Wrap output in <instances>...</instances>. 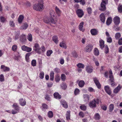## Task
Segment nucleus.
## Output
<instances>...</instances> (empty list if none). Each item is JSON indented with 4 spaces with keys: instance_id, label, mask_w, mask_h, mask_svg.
I'll return each instance as SVG.
<instances>
[{
    "instance_id": "33",
    "label": "nucleus",
    "mask_w": 122,
    "mask_h": 122,
    "mask_svg": "<svg viewBox=\"0 0 122 122\" xmlns=\"http://www.w3.org/2000/svg\"><path fill=\"white\" fill-rule=\"evenodd\" d=\"M20 34V32L19 31H17L15 33V40L18 39L19 37V35Z\"/></svg>"
},
{
    "instance_id": "7",
    "label": "nucleus",
    "mask_w": 122,
    "mask_h": 122,
    "mask_svg": "<svg viewBox=\"0 0 122 122\" xmlns=\"http://www.w3.org/2000/svg\"><path fill=\"white\" fill-rule=\"evenodd\" d=\"M40 49V48L39 44L37 43L35 44L33 47V50L37 53L40 54L41 52L39 51Z\"/></svg>"
},
{
    "instance_id": "51",
    "label": "nucleus",
    "mask_w": 122,
    "mask_h": 122,
    "mask_svg": "<svg viewBox=\"0 0 122 122\" xmlns=\"http://www.w3.org/2000/svg\"><path fill=\"white\" fill-rule=\"evenodd\" d=\"M17 49V46L16 45H13L12 47V50L14 51H16Z\"/></svg>"
},
{
    "instance_id": "4",
    "label": "nucleus",
    "mask_w": 122,
    "mask_h": 122,
    "mask_svg": "<svg viewBox=\"0 0 122 122\" xmlns=\"http://www.w3.org/2000/svg\"><path fill=\"white\" fill-rule=\"evenodd\" d=\"M99 100L98 99H97L96 101L95 99H94L92 101L90 102L89 105L91 108L95 107H96L97 103H99Z\"/></svg>"
},
{
    "instance_id": "34",
    "label": "nucleus",
    "mask_w": 122,
    "mask_h": 122,
    "mask_svg": "<svg viewBox=\"0 0 122 122\" xmlns=\"http://www.w3.org/2000/svg\"><path fill=\"white\" fill-rule=\"evenodd\" d=\"M54 73L53 71L51 72L50 75V79L51 81H53L54 80Z\"/></svg>"
},
{
    "instance_id": "39",
    "label": "nucleus",
    "mask_w": 122,
    "mask_h": 122,
    "mask_svg": "<svg viewBox=\"0 0 122 122\" xmlns=\"http://www.w3.org/2000/svg\"><path fill=\"white\" fill-rule=\"evenodd\" d=\"M112 21V19L111 18L109 17L107 19L106 21V24L107 25H110Z\"/></svg>"
},
{
    "instance_id": "45",
    "label": "nucleus",
    "mask_w": 122,
    "mask_h": 122,
    "mask_svg": "<svg viewBox=\"0 0 122 122\" xmlns=\"http://www.w3.org/2000/svg\"><path fill=\"white\" fill-rule=\"evenodd\" d=\"M24 17L22 15H20L18 19V22L19 23H21L22 20L23 19Z\"/></svg>"
},
{
    "instance_id": "9",
    "label": "nucleus",
    "mask_w": 122,
    "mask_h": 122,
    "mask_svg": "<svg viewBox=\"0 0 122 122\" xmlns=\"http://www.w3.org/2000/svg\"><path fill=\"white\" fill-rule=\"evenodd\" d=\"M76 12L78 17L80 18L82 17L84 15L83 11L80 9H77Z\"/></svg>"
},
{
    "instance_id": "17",
    "label": "nucleus",
    "mask_w": 122,
    "mask_h": 122,
    "mask_svg": "<svg viewBox=\"0 0 122 122\" xmlns=\"http://www.w3.org/2000/svg\"><path fill=\"white\" fill-rule=\"evenodd\" d=\"M1 69L5 72L9 71L10 69L9 67L3 65L1 66Z\"/></svg>"
},
{
    "instance_id": "35",
    "label": "nucleus",
    "mask_w": 122,
    "mask_h": 122,
    "mask_svg": "<svg viewBox=\"0 0 122 122\" xmlns=\"http://www.w3.org/2000/svg\"><path fill=\"white\" fill-rule=\"evenodd\" d=\"M9 25L10 26L12 27H15V25L14 22L12 20H10L9 22Z\"/></svg>"
},
{
    "instance_id": "12",
    "label": "nucleus",
    "mask_w": 122,
    "mask_h": 122,
    "mask_svg": "<svg viewBox=\"0 0 122 122\" xmlns=\"http://www.w3.org/2000/svg\"><path fill=\"white\" fill-rule=\"evenodd\" d=\"M86 70L87 72L89 73L92 72L93 71V67L91 66H87L86 67Z\"/></svg>"
},
{
    "instance_id": "32",
    "label": "nucleus",
    "mask_w": 122,
    "mask_h": 122,
    "mask_svg": "<svg viewBox=\"0 0 122 122\" xmlns=\"http://www.w3.org/2000/svg\"><path fill=\"white\" fill-rule=\"evenodd\" d=\"M53 41L56 44H57L58 42V37L56 36H54L52 37Z\"/></svg>"
},
{
    "instance_id": "50",
    "label": "nucleus",
    "mask_w": 122,
    "mask_h": 122,
    "mask_svg": "<svg viewBox=\"0 0 122 122\" xmlns=\"http://www.w3.org/2000/svg\"><path fill=\"white\" fill-rule=\"evenodd\" d=\"M31 64L33 66H35L36 65V61L35 60H33L31 61Z\"/></svg>"
},
{
    "instance_id": "8",
    "label": "nucleus",
    "mask_w": 122,
    "mask_h": 122,
    "mask_svg": "<svg viewBox=\"0 0 122 122\" xmlns=\"http://www.w3.org/2000/svg\"><path fill=\"white\" fill-rule=\"evenodd\" d=\"M22 50L27 52H30L32 51V49L30 47H29L25 45H23L21 47Z\"/></svg>"
},
{
    "instance_id": "54",
    "label": "nucleus",
    "mask_w": 122,
    "mask_h": 122,
    "mask_svg": "<svg viewBox=\"0 0 122 122\" xmlns=\"http://www.w3.org/2000/svg\"><path fill=\"white\" fill-rule=\"evenodd\" d=\"M80 91L78 88L76 89L74 91V94L75 95H77L79 94Z\"/></svg>"
},
{
    "instance_id": "29",
    "label": "nucleus",
    "mask_w": 122,
    "mask_h": 122,
    "mask_svg": "<svg viewBox=\"0 0 122 122\" xmlns=\"http://www.w3.org/2000/svg\"><path fill=\"white\" fill-rule=\"evenodd\" d=\"M62 105L63 107L65 108H67L68 107V105L66 102L65 101L63 100L61 102Z\"/></svg>"
},
{
    "instance_id": "57",
    "label": "nucleus",
    "mask_w": 122,
    "mask_h": 122,
    "mask_svg": "<svg viewBox=\"0 0 122 122\" xmlns=\"http://www.w3.org/2000/svg\"><path fill=\"white\" fill-rule=\"evenodd\" d=\"M109 51V48L107 46H106L105 49V53H107Z\"/></svg>"
},
{
    "instance_id": "47",
    "label": "nucleus",
    "mask_w": 122,
    "mask_h": 122,
    "mask_svg": "<svg viewBox=\"0 0 122 122\" xmlns=\"http://www.w3.org/2000/svg\"><path fill=\"white\" fill-rule=\"evenodd\" d=\"M77 66L79 68H83L84 67V65L81 63H79L77 65Z\"/></svg>"
},
{
    "instance_id": "40",
    "label": "nucleus",
    "mask_w": 122,
    "mask_h": 122,
    "mask_svg": "<svg viewBox=\"0 0 122 122\" xmlns=\"http://www.w3.org/2000/svg\"><path fill=\"white\" fill-rule=\"evenodd\" d=\"M53 51L51 50L47 51L46 53V55L47 56H51V54L52 53Z\"/></svg>"
},
{
    "instance_id": "53",
    "label": "nucleus",
    "mask_w": 122,
    "mask_h": 122,
    "mask_svg": "<svg viewBox=\"0 0 122 122\" xmlns=\"http://www.w3.org/2000/svg\"><path fill=\"white\" fill-rule=\"evenodd\" d=\"M80 109L83 110H85L86 108V106L84 105H82L80 106Z\"/></svg>"
},
{
    "instance_id": "18",
    "label": "nucleus",
    "mask_w": 122,
    "mask_h": 122,
    "mask_svg": "<svg viewBox=\"0 0 122 122\" xmlns=\"http://www.w3.org/2000/svg\"><path fill=\"white\" fill-rule=\"evenodd\" d=\"M105 89L106 92L109 95H110L111 93L110 88L108 86H106L104 87Z\"/></svg>"
},
{
    "instance_id": "63",
    "label": "nucleus",
    "mask_w": 122,
    "mask_h": 122,
    "mask_svg": "<svg viewBox=\"0 0 122 122\" xmlns=\"http://www.w3.org/2000/svg\"><path fill=\"white\" fill-rule=\"evenodd\" d=\"M88 90L91 92H95L94 89L91 87H89L88 88Z\"/></svg>"
},
{
    "instance_id": "38",
    "label": "nucleus",
    "mask_w": 122,
    "mask_h": 122,
    "mask_svg": "<svg viewBox=\"0 0 122 122\" xmlns=\"http://www.w3.org/2000/svg\"><path fill=\"white\" fill-rule=\"evenodd\" d=\"M27 39L29 41H32V38L31 34L29 33L28 34L27 36Z\"/></svg>"
},
{
    "instance_id": "43",
    "label": "nucleus",
    "mask_w": 122,
    "mask_h": 122,
    "mask_svg": "<svg viewBox=\"0 0 122 122\" xmlns=\"http://www.w3.org/2000/svg\"><path fill=\"white\" fill-rule=\"evenodd\" d=\"M61 86L62 88L63 89H65L67 87L66 84L65 83H63Z\"/></svg>"
},
{
    "instance_id": "31",
    "label": "nucleus",
    "mask_w": 122,
    "mask_h": 122,
    "mask_svg": "<svg viewBox=\"0 0 122 122\" xmlns=\"http://www.w3.org/2000/svg\"><path fill=\"white\" fill-rule=\"evenodd\" d=\"M75 2L77 3L80 2L81 4L83 5L85 4L84 0H73Z\"/></svg>"
},
{
    "instance_id": "49",
    "label": "nucleus",
    "mask_w": 122,
    "mask_h": 122,
    "mask_svg": "<svg viewBox=\"0 0 122 122\" xmlns=\"http://www.w3.org/2000/svg\"><path fill=\"white\" fill-rule=\"evenodd\" d=\"M109 111L112 112L114 108V106L113 104H110L109 106Z\"/></svg>"
},
{
    "instance_id": "44",
    "label": "nucleus",
    "mask_w": 122,
    "mask_h": 122,
    "mask_svg": "<svg viewBox=\"0 0 122 122\" xmlns=\"http://www.w3.org/2000/svg\"><path fill=\"white\" fill-rule=\"evenodd\" d=\"M61 80L64 81H65L66 77L65 74H62L61 75Z\"/></svg>"
},
{
    "instance_id": "13",
    "label": "nucleus",
    "mask_w": 122,
    "mask_h": 122,
    "mask_svg": "<svg viewBox=\"0 0 122 122\" xmlns=\"http://www.w3.org/2000/svg\"><path fill=\"white\" fill-rule=\"evenodd\" d=\"M19 103L20 105L24 106L26 105V102L25 100L22 98H20L19 100Z\"/></svg>"
},
{
    "instance_id": "64",
    "label": "nucleus",
    "mask_w": 122,
    "mask_h": 122,
    "mask_svg": "<svg viewBox=\"0 0 122 122\" xmlns=\"http://www.w3.org/2000/svg\"><path fill=\"white\" fill-rule=\"evenodd\" d=\"M118 44L119 45H122V38H120L119 40Z\"/></svg>"
},
{
    "instance_id": "14",
    "label": "nucleus",
    "mask_w": 122,
    "mask_h": 122,
    "mask_svg": "<svg viewBox=\"0 0 122 122\" xmlns=\"http://www.w3.org/2000/svg\"><path fill=\"white\" fill-rule=\"evenodd\" d=\"M84 24V22L83 21H81L80 23L78 26L79 29L82 32H83L85 30V29L83 28Z\"/></svg>"
},
{
    "instance_id": "41",
    "label": "nucleus",
    "mask_w": 122,
    "mask_h": 122,
    "mask_svg": "<svg viewBox=\"0 0 122 122\" xmlns=\"http://www.w3.org/2000/svg\"><path fill=\"white\" fill-rule=\"evenodd\" d=\"M42 107L43 108L42 109V110L44 111H45V109H47L48 108L47 105L45 104H42Z\"/></svg>"
},
{
    "instance_id": "59",
    "label": "nucleus",
    "mask_w": 122,
    "mask_h": 122,
    "mask_svg": "<svg viewBox=\"0 0 122 122\" xmlns=\"http://www.w3.org/2000/svg\"><path fill=\"white\" fill-rule=\"evenodd\" d=\"M112 41V40L110 37H108L107 38V41L109 43H111Z\"/></svg>"
},
{
    "instance_id": "60",
    "label": "nucleus",
    "mask_w": 122,
    "mask_h": 122,
    "mask_svg": "<svg viewBox=\"0 0 122 122\" xmlns=\"http://www.w3.org/2000/svg\"><path fill=\"white\" fill-rule=\"evenodd\" d=\"M87 11L89 14H90L92 12V9L91 8L89 7L87 8Z\"/></svg>"
},
{
    "instance_id": "23",
    "label": "nucleus",
    "mask_w": 122,
    "mask_h": 122,
    "mask_svg": "<svg viewBox=\"0 0 122 122\" xmlns=\"http://www.w3.org/2000/svg\"><path fill=\"white\" fill-rule=\"evenodd\" d=\"M121 89V87L119 85L117 87L114 89L113 91L114 93L115 94L117 93L120 91Z\"/></svg>"
},
{
    "instance_id": "3",
    "label": "nucleus",
    "mask_w": 122,
    "mask_h": 122,
    "mask_svg": "<svg viewBox=\"0 0 122 122\" xmlns=\"http://www.w3.org/2000/svg\"><path fill=\"white\" fill-rule=\"evenodd\" d=\"M12 106L13 108L15 109V110H12L11 112L12 114H15L19 112L20 107L17 103H15Z\"/></svg>"
},
{
    "instance_id": "2",
    "label": "nucleus",
    "mask_w": 122,
    "mask_h": 122,
    "mask_svg": "<svg viewBox=\"0 0 122 122\" xmlns=\"http://www.w3.org/2000/svg\"><path fill=\"white\" fill-rule=\"evenodd\" d=\"M43 21L47 24L52 23L55 24L57 21L56 20H55L53 18H51L50 16H46L43 19Z\"/></svg>"
},
{
    "instance_id": "30",
    "label": "nucleus",
    "mask_w": 122,
    "mask_h": 122,
    "mask_svg": "<svg viewBox=\"0 0 122 122\" xmlns=\"http://www.w3.org/2000/svg\"><path fill=\"white\" fill-rule=\"evenodd\" d=\"M54 97L56 99H60L61 98V96L57 92H55L54 94Z\"/></svg>"
},
{
    "instance_id": "61",
    "label": "nucleus",
    "mask_w": 122,
    "mask_h": 122,
    "mask_svg": "<svg viewBox=\"0 0 122 122\" xmlns=\"http://www.w3.org/2000/svg\"><path fill=\"white\" fill-rule=\"evenodd\" d=\"M6 20V19L4 18L3 17L1 16L0 17V20L2 23H4Z\"/></svg>"
},
{
    "instance_id": "1",
    "label": "nucleus",
    "mask_w": 122,
    "mask_h": 122,
    "mask_svg": "<svg viewBox=\"0 0 122 122\" xmlns=\"http://www.w3.org/2000/svg\"><path fill=\"white\" fill-rule=\"evenodd\" d=\"M43 0H40L37 4H35L33 6L34 9L39 11H40L43 8Z\"/></svg>"
},
{
    "instance_id": "10",
    "label": "nucleus",
    "mask_w": 122,
    "mask_h": 122,
    "mask_svg": "<svg viewBox=\"0 0 122 122\" xmlns=\"http://www.w3.org/2000/svg\"><path fill=\"white\" fill-rule=\"evenodd\" d=\"M113 21L116 25H118L119 24L120 22V19L117 16H116L113 19Z\"/></svg>"
},
{
    "instance_id": "42",
    "label": "nucleus",
    "mask_w": 122,
    "mask_h": 122,
    "mask_svg": "<svg viewBox=\"0 0 122 122\" xmlns=\"http://www.w3.org/2000/svg\"><path fill=\"white\" fill-rule=\"evenodd\" d=\"M100 117L99 114L97 113L95 115V118L96 120H99L100 119Z\"/></svg>"
},
{
    "instance_id": "22",
    "label": "nucleus",
    "mask_w": 122,
    "mask_h": 122,
    "mask_svg": "<svg viewBox=\"0 0 122 122\" xmlns=\"http://www.w3.org/2000/svg\"><path fill=\"white\" fill-rule=\"evenodd\" d=\"M26 40L25 35L22 34L21 35L20 38V40L22 42H25Z\"/></svg>"
},
{
    "instance_id": "19",
    "label": "nucleus",
    "mask_w": 122,
    "mask_h": 122,
    "mask_svg": "<svg viewBox=\"0 0 122 122\" xmlns=\"http://www.w3.org/2000/svg\"><path fill=\"white\" fill-rule=\"evenodd\" d=\"M97 87L99 89L101 87V85L97 78H95L93 79Z\"/></svg>"
},
{
    "instance_id": "15",
    "label": "nucleus",
    "mask_w": 122,
    "mask_h": 122,
    "mask_svg": "<svg viewBox=\"0 0 122 122\" xmlns=\"http://www.w3.org/2000/svg\"><path fill=\"white\" fill-rule=\"evenodd\" d=\"M90 32L92 35L95 36L97 34L98 31L96 29H93L91 30Z\"/></svg>"
},
{
    "instance_id": "11",
    "label": "nucleus",
    "mask_w": 122,
    "mask_h": 122,
    "mask_svg": "<svg viewBox=\"0 0 122 122\" xmlns=\"http://www.w3.org/2000/svg\"><path fill=\"white\" fill-rule=\"evenodd\" d=\"M92 49V46L91 45H89L86 46L85 51L87 52H90Z\"/></svg>"
},
{
    "instance_id": "55",
    "label": "nucleus",
    "mask_w": 122,
    "mask_h": 122,
    "mask_svg": "<svg viewBox=\"0 0 122 122\" xmlns=\"http://www.w3.org/2000/svg\"><path fill=\"white\" fill-rule=\"evenodd\" d=\"M118 9L119 12L120 13L122 12V6L121 5H119Z\"/></svg>"
},
{
    "instance_id": "24",
    "label": "nucleus",
    "mask_w": 122,
    "mask_h": 122,
    "mask_svg": "<svg viewBox=\"0 0 122 122\" xmlns=\"http://www.w3.org/2000/svg\"><path fill=\"white\" fill-rule=\"evenodd\" d=\"M28 26V25L26 23H24L20 27L21 29L22 30H25L26 29Z\"/></svg>"
},
{
    "instance_id": "58",
    "label": "nucleus",
    "mask_w": 122,
    "mask_h": 122,
    "mask_svg": "<svg viewBox=\"0 0 122 122\" xmlns=\"http://www.w3.org/2000/svg\"><path fill=\"white\" fill-rule=\"evenodd\" d=\"M4 81V76L3 75L1 74L0 76V81Z\"/></svg>"
},
{
    "instance_id": "6",
    "label": "nucleus",
    "mask_w": 122,
    "mask_h": 122,
    "mask_svg": "<svg viewBox=\"0 0 122 122\" xmlns=\"http://www.w3.org/2000/svg\"><path fill=\"white\" fill-rule=\"evenodd\" d=\"M109 73L110 80L111 81V84L112 86H114L115 85V84L113 81L114 79L112 75V71L111 70H110L109 71Z\"/></svg>"
},
{
    "instance_id": "36",
    "label": "nucleus",
    "mask_w": 122,
    "mask_h": 122,
    "mask_svg": "<svg viewBox=\"0 0 122 122\" xmlns=\"http://www.w3.org/2000/svg\"><path fill=\"white\" fill-rule=\"evenodd\" d=\"M121 36V34L119 32L116 33L115 35V37L116 40H118L119 39Z\"/></svg>"
},
{
    "instance_id": "37",
    "label": "nucleus",
    "mask_w": 122,
    "mask_h": 122,
    "mask_svg": "<svg viewBox=\"0 0 122 122\" xmlns=\"http://www.w3.org/2000/svg\"><path fill=\"white\" fill-rule=\"evenodd\" d=\"M94 53L96 56H98L99 54V51L98 49L97 48H95L94 49Z\"/></svg>"
},
{
    "instance_id": "56",
    "label": "nucleus",
    "mask_w": 122,
    "mask_h": 122,
    "mask_svg": "<svg viewBox=\"0 0 122 122\" xmlns=\"http://www.w3.org/2000/svg\"><path fill=\"white\" fill-rule=\"evenodd\" d=\"M79 115L80 117H83L85 116L84 114V113L82 112H80L79 113Z\"/></svg>"
},
{
    "instance_id": "28",
    "label": "nucleus",
    "mask_w": 122,
    "mask_h": 122,
    "mask_svg": "<svg viewBox=\"0 0 122 122\" xmlns=\"http://www.w3.org/2000/svg\"><path fill=\"white\" fill-rule=\"evenodd\" d=\"M70 111H67L66 114V119L68 120L70 119Z\"/></svg>"
},
{
    "instance_id": "5",
    "label": "nucleus",
    "mask_w": 122,
    "mask_h": 122,
    "mask_svg": "<svg viewBox=\"0 0 122 122\" xmlns=\"http://www.w3.org/2000/svg\"><path fill=\"white\" fill-rule=\"evenodd\" d=\"M102 1L101 4V7L99 9L100 10L104 11L106 9L105 5L108 3V0H102Z\"/></svg>"
},
{
    "instance_id": "46",
    "label": "nucleus",
    "mask_w": 122,
    "mask_h": 122,
    "mask_svg": "<svg viewBox=\"0 0 122 122\" xmlns=\"http://www.w3.org/2000/svg\"><path fill=\"white\" fill-rule=\"evenodd\" d=\"M44 73L43 71L40 72L39 74V77L40 78L42 79L44 77Z\"/></svg>"
},
{
    "instance_id": "52",
    "label": "nucleus",
    "mask_w": 122,
    "mask_h": 122,
    "mask_svg": "<svg viewBox=\"0 0 122 122\" xmlns=\"http://www.w3.org/2000/svg\"><path fill=\"white\" fill-rule=\"evenodd\" d=\"M55 14L54 11L53 10H51L50 12V17L51 18H53V17L54 16V14Z\"/></svg>"
},
{
    "instance_id": "25",
    "label": "nucleus",
    "mask_w": 122,
    "mask_h": 122,
    "mask_svg": "<svg viewBox=\"0 0 122 122\" xmlns=\"http://www.w3.org/2000/svg\"><path fill=\"white\" fill-rule=\"evenodd\" d=\"M100 20L103 23H104L105 20V18L104 14L103 13L101 14L100 15Z\"/></svg>"
},
{
    "instance_id": "62",
    "label": "nucleus",
    "mask_w": 122,
    "mask_h": 122,
    "mask_svg": "<svg viewBox=\"0 0 122 122\" xmlns=\"http://www.w3.org/2000/svg\"><path fill=\"white\" fill-rule=\"evenodd\" d=\"M72 55L73 56L75 57H77V55L75 51H73L72 53Z\"/></svg>"
},
{
    "instance_id": "27",
    "label": "nucleus",
    "mask_w": 122,
    "mask_h": 122,
    "mask_svg": "<svg viewBox=\"0 0 122 122\" xmlns=\"http://www.w3.org/2000/svg\"><path fill=\"white\" fill-rule=\"evenodd\" d=\"M85 84V82L83 80H81L79 82L78 85L79 86L81 87H83Z\"/></svg>"
},
{
    "instance_id": "21",
    "label": "nucleus",
    "mask_w": 122,
    "mask_h": 122,
    "mask_svg": "<svg viewBox=\"0 0 122 122\" xmlns=\"http://www.w3.org/2000/svg\"><path fill=\"white\" fill-rule=\"evenodd\" d=\"M55 10L56 13L57 15L59 16H60L61 12V11L56 6L55 7Z\"/></svg>"
},
{
    "instance_id": "16",
    "label": "nucleus",
    "mask_w": 122,
    "mask_h": 122,
    "mask_svg": "<svg viewBox=\"0 0 122 122\" xmlns=\"http://www.w3.org/2000/svg\"><path fill=\"white\" fill-rule=\"evenodd\" d=\"M83 100L85 102H88L89 99V96L87 94H83Z\"/></svg>"
},
{
    "instance_id": "26",
    "label": "nucleus",
    "mask_w": 122,
    "mask_h": 122,
    "mask_svg": "<svg viewBox=\"0 0 122 122\" xmlns=\"http://www.w3.org/2000/svg\"><path fill=\"white\" fill-rule=\"evenodd\" d=\"M99 43L100 48L103 49L104 46V41L102 39H100L99 41Z\"/></svg>"
},
{
    "instance_id": "20",
    "label": "nucleus",
    "mask_w": 122,
    "mask_h": 122,
    "mask_svg": "<svg viewBox=\"0 0 122 122\" xmlns=\"http://www.w3.org/2000/svg\"><path fill=\"white\" fill-rule=\"evenodd\" d=\"M59 46L61 47L64 49H66L67 46L65 42L64 41H62L60 43Z\"/></svg>"
},
{
    "instance_id": "48",
    "label": "nucleus",
    "mask_w": 122,
    "mask_h": 122,
    "mask_svg": "<svg viewBox=\"0 0 122 122\" xmlns=\"http://www.w3.org/2000/svg\"><path fill=\"white\" fill-rule=\"evenodd\" d=\"M48 115L49 117L52 118L53 116V112L51 111H49L48 113Z\"/></svg>"
}]
</instances>
